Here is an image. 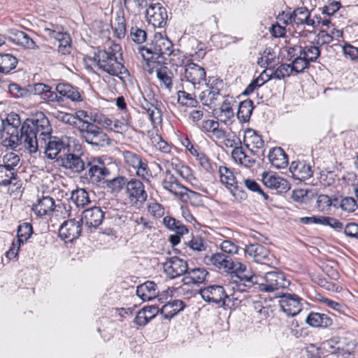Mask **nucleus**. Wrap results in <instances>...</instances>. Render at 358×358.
<instances>
[{
  "instance_id": "1",
  "label": "nucleus",
  "mask_w": 358,
  "mask_h": 358,
  "mask_svg": "<svg viewBox=\"0 0 358 358\" xmlns=\"http://www.w3.org/2000/svg\"><path fill=\"white\" fill-rule=\"evenodd\" d=\"M20 131L24 138V148L30 153H36L38 149V142L44 143V140L52 134V129L45 114L37 111L31 118L24 121Z\"/></svg>"
},
{
  "instance_id": "2",
  "label": "nucleus",
  "mask_w": 358,
  "mask_h": 358,
  "mask_svg": "<svg viewBox=\"0 0 358 358\" xmlns=\"http://www.w3.org/2000/svg\"><path fill=\"white\" fill-rule=\"evenodd\" d=\"M121 46L111 43L108 48L97 50L98 69L121 80L129 76V71L122 63Z\"/></svg>"
},
{
  "instance_id": "3",
  "label": "nucleus",
  "mask_w": 358,
  "mask_h": 358,
  "mask_svg": "<svg viewBox=\"0 0 358 358\" xmlns=\"http://www.w3.org/2000/svg\"><path fill=\"white\" fill-rule=\"evenodd\" d=\"M74 115L77 119V129L80 132V138L87 143L96 148H104L110 145L111 140L103 129L88 121L90 115L87 111L78 110Z\"/></svg>"
},
{
  "instance_id": "4",
  "label": "nucleus",
  "mask_w": 358,
  "mask_h": 358,
  "mask_svg": "<svg viewBox=\"0 0 358 358\" xmlns=\"http://www.w3.org/2000/svg\"><path fill=\"white\" fill-rule=\"evenodd\" d=\"M173 47L172 42L161 34L155 35L151 43L138 48V52L144 63L164 62V55H168Z\"/></svg>"
},
{
  "instance_id": "5",
  "label": "nucleus",
  "mask_w": 358,
  "mask_h": 358,
  "mask_svg": "<svg viewBox=\"0 0 358 358\" xmlns=\"http://www.w3.org/2000/svg\"><path fill=\"white\" fill-rule=\"evenodd\" d=\"M287 52V56L294 59L303 71L309 69L311 63L316 62L321 55V50L314 41L288 47Z\"/></svg>"
},
{
  "instance_id": "6",
  "label": "nucleus",
  "mask_w": 358,
  "mask_h": 358,
  "mask_svg": "<svg viewBox=\"0 0 358 358\" xmlns=\"http://www.w3.org/2000/svg\"><path fill=\"white\" fill-rule=\"evenodd\" d=\"M31 210L38 218H46L53 214L57 217L65 218L70 215L71 206L64 203L55 204L54 199L51 196H42L32 204Z\"/></svg>"
},
{
  "instance_id": "7",
  "label": "nucleus",
  "mask_w": 358,
  "mask_h": 358,
  "mask_svg": "<svg viewBox=\"0 0 358 358\" xmlns=\"http://www.w3.org/2000/svg\"><path fill=\"white\" fill-rule=\"evenodd\" d=\"M207 89L199 94V99L203 105L211 106L215 104L219 96L224 97L229 95L228 93L229 86L220 77L210 76L205 80Z\"/></svg>"
},
{
  "instance_id": "8",
  "label": "nucleus",
  "mask_w": 358,
  "mask_h": 358,
  "mask_svg": "<svg viewBox=\"0 0 358 358\" xmlns=\"http://www.w3.org/2000/svg\"><path fill=\"white\" fill-rule=\"evenodd\" d=\"M45 34L58 42L57 51L62 55H69L72 51V38L62 25L47 23L43 28Z\"/></svg>"
},
{
  "instance_id": "9",
  "label": "nucleus",
  "mask_w": 358,
  "mask_h": 358,
  "mask_svg": "<svg viewBox=\"0 0 358 358\" xmlns=\"http://www.w3.org/2000/svg\"><path fill=\"white\" fill-rule=\"evenodd\" d=\"M125 200L133 207H143L148 198L143 182L138 178H131L124 183Z\"/></svg>"
},
{
  "instance_id": "10",
  "label": "nucleus",
  "mask_w": 358,
  "mask_h": 358,
  "mask_svg": "<svg viewBox=\"0 0 358 358\" xmlns=\"http://www.w3.org/2000/svg\"><path fill=\"white\" fill-rule=\"evenodd\" d=\"M218 175L220 182L230 191L236 200L242 201L247 199L248 195L239 187L233 169L225 165L220 166L218 168Z\"/></svg>"
},
{
  "instance_id": "11",
  "label": "nucleus",
  "mask_w": 358,
  "mask_h": 358,
  "mask_svg": "<svg viewBox=\"0 0 358 358\" xmlns=\"http://www.w3.org/2000/svg\"><path fill=\"white\" fill-rule=\"evenodd\" d=\"M76 140L66 136L59 138L57 136H52V134L44 140V143L38 142V146L45 148V156L50 159H57L59 154L63 150L68 149L71 143H74Z\"/></svg>"
},
{
  "instance_id": "12",
  "label": "nucleus",
  "mask_w": 358,
  "mask_h": 358,
  "mask_svg": "<svg viewBox=\"0 0 358 358\" xmlns=\"http://www.w3.org/2000/svg\"><path fill=\"white\" fill-rule=\"evenodd\" d=\"M131 119L130 114L122 115L120 118L101 114L97 116L96 121L106 131L124 135L129 130Z\"/></svg>"
},
{
  "instance_id": "13",
  "label": "nucleus",
  "mask_w": 358,
  "mask_h": 358,
  "mask_svg": "<svg viewBox=\"0 0 358 358\" xmlns=\"http://www.w3.org/2000/svg\"><path fill=\"white\" fill-rule=\"evenodd\" d=\"M163 63L164 62H157L155 63H144L143 65L144 70L149 74L156 72L161 87L171 90L173 87V73Z\"/></svg>"
},
{
  "instance_id": "14",
  "label": "nucleus",
  "mask_w": 358,
  "mask_h": 358,
  "mask_svg": "<svg viewBox=\"0 0 358 358\" xmlns=\"http://www.w3.org/2000/svg\"><path fill=\"white\" fill-rule=\"evenodd\" d=\"M206 80V69L195 64L190 62L184 67V71L181 74V80L192 84L194 88H199Z\"/></svg>"
},
{
  "instance_id": "15",
  "label": "nucleus",
  "mask_w": 358,
  "mask_h": 358,
  "mask_svg": "<svg viewBox=\"0 0 358 358\" xmlns=\"http://www.w3.org/2000/svg\"><path fill=\"white\" fill-rule=\"evenodd\" d=\"M289 285L285 274L282 272H268L265 274L264 282H259L260 291L271 292L281 288H285Z\"/></svg>"
},
{
  "instance_id": "16",
  "label": "nucleus",
  "mask_w": 358,
  "mask_h": 358,
  "mask_svg": "<svg viewBox=\"0 0 358 358\" xmlns=\"http://www.w3.org/2000/svg\"><path fill=\"white\" fill-rule=\"evenodd\" d=\"M146 20L154 27L162 28L167 24L166 8L160 3H151L146 10Z\"/></svg>"
},
{
  "instance_id": "17",
  "label": "nucleus",
  "mask_w": 358,
  "mask_h": 358,
  "mask_svg": "<svg viewBox=\"0 0 358 358\" xmlns=\"http://www.w3.org/2000/svg\"><path fill=\"white\" fill-rule=\"evenodd\" d=\"M262 182L266 187L278 193L287 192L290 189L289 182L273 171H264L262 174Z\"/></svg>"
},
{
  "instance_id": "18",
  "label": "nucleus",
  "mask_w": 358,
  "mask_h": 358,
  "mask_svg": "<svg viewBox=\"0 0 358 358\" xmlns=\"http://www.w3.org/2000/svg\"><path fill=\"white\" fill-rule=\"evenodd\" d=\"M83 223L80 220L70 219L65 221L59 227V236L66 243L73 242L81 234Z\"/></svg>"
},
{
  "instance_id": "19",
  "label": "nucleus",
  "mask_w": 358,
  "mask_h": 358,
  "mask_svg": "<svg viewBox=\"0 0 358 358\" xmlns=\"http://www.w3.org/2000/svg\"><path fill=\"white\" fill-rule=\"evenodd\" d=\"M302 299L295 294L285 293L280 296V308L288 316H295L302 310Z\"/></svg>"
},
{
  "instance_id": "20",
  "label": "nucleus",
  "mask_w": 358,
  "mask_h": 358,
  "mask_svg": "<svg viewBox=\"0 0 358 358\" xmlns=\"http://www.w3.org/2000/svg\"><path fill=\"white\" fill-rule=\"evenodd\" d=\"M0 141L3 147L7 150H15L20 144L24 145V138L22 137V131L12 128H2L0 129Z\"/></svg>"
},
{
  "instance_id": "21",
  "label": "nucleus",
  "mask_w": 358,
  "mask_h": 358,
  "mask_svg": "<svg viewBox=\"0 0 358 358\" xmlns=\"http://www.w3.org/2000/svg\"><path fill=\"white\" fill-rule=\"evenodd\" d=\"M171 166L176 173L186 182L191 185L196 189L206 192L198 185L199 180L195 177L193 170L189 166L179 162L178 157L171 159Z\"/></svg>"
},
{
  "instance_id": "22",
  "label": "nucleus",
  "mask_w": 358,
  "mask_h": 358,
  "mask_svg": "<svg viewBox=\"0 0 358 358\" xmlns=\"http://www.w3.org/2000/svg\"><path fill=\"white\" fill-rule=\"evenodd\" d=\"M205 261L206 264L213 266L220 271L227 273H233L234 262L231 258L222 252H217L212 254L210 256H206Z\"/></svg>"
},
{
  "instance_id": "23",
  "label": "nucleus",
  "mask_w": 358,
  "mask_h": 358,
  "mask_svg": "<svg viewBox=\"0 0 358 358\" xmlns=\"http://www.w3.org/2000/svg\"><path fill=\"white\" fill-rule=\"evenodd\" d=\"M313 166L306 160H295L289 166V171L295 180L305 181L313 176Z\"/></svg>"
},
{
  "instance_id": "24",
  "label": "nucleus",
  "mask_w": 358,
  "mask_h": 358,
  "mask_svg": "<svg viewBox=\"0 0 358 358\" xmlns=\"http://www.w3.org/2000/svg\"><path fill=\"white\" fill-rule=\"evenodd\" d=\"M243 144L253 155L264 151V141L262 136L253 129L248 128L244 131Z\"/></svg>"
},
{
  "instance_id": "25",
  "label": "nucleus",
  "mask_w": 358,
  "mask_h": 358,
  "mask_svg": "<svg viewBox=\"0 0 358 358\" xmlns=\"http://www.w3.org/2000/svg\"><path fill=\"white\" fill-rule=\"evenodd\" d=\"M287 59L291 62V64H282L275 69H274V67L268 69V70L271 72L273 78L281 80L290 76L292 73L299 74L303 72L300 65L298 64L294 59L288 56Z\"/></svg>"
},
{
  "instance_id": "26",
  "label": "nucleus",
  "mask_w": 358,
  "mask_h": 358,
  "mask_svg": "<svg viewBox=\"0 0 358 358\" xmlns=\"http://www.w3.org/2000/svg\"><path fill=\"white\" fill-rule=\"evenodd\" d=\"M245 252L252 257L257 263L263 264L272 263V255L268 248L264 245L255 243L247 245L245 248Z\"/></svg>"
},
{
  "instance_id": "27",
  "label": "nucleus",
  "mask_w": 358,
  "mask_h": 358,
  "mask_svg": "<svg viewBox=\"0 0 358 358\" xmlns=\"http://www.w3.org/2000/svg\"><path fill=\"white\" fill-rule=\"evenodd\" d=\"M187 268V262L178 257H172L164 264V272L171 278H175L182 275L185 276Z\"/></svg>"
},
{
  "instance_id": "28",
  "label": "nucleus",
  "mask_w": 358,
  "mask_h": 358,
  "mask_svg": "<svg viewBox=\"0 0 358 358\" xmlns=\"http://www.w3.org/2000/svg\"><path fill=\"white\" fill-rule=\"evenodd\" d=\"M203 299L208 303L222 304L226 300V292L221 285H210L200 289Z\"/></svg>"
},
{
  "instance_id": "29",
  "label": "nucleus",
  "mask_w": 358,
  "mask_h": 358,
  "mask_svg": "<svg viewBox=\"0 0 358 358\" xmlns=\"http://www.w3.org/2000/svg\"><path fill=\"white\" fill-rule=\"evenodd\" d=\"M104 218V213L100 207L94 206L85 210L82 213V217L80 219L83 224H85L89 228H96L101 223Z\"/></svg>"
},
{
  "instance_id": "30",
  "label": "nucleus",
  "mask_w": 358,
  "mask_h": 358,
  "mask_svg": "<svg viewBox=\"0 0 358 358\" xmlns=\"http://www.w3.org/2000/svg\"><path fill=\"white\" fill-rule=\"evenodd\" d=\"M88 177L92 182H98L103 180L109 173L104 162L100 158H93L88 162Z\"/></svg>"
},
{
  "instance_id": "31",
  "label": "nucleus",
  "mask_w": 358,
  "mask_h": 358,
  "mask_svg": "<svg viewBox=\"0 0 358 358\" xmlns=\"http://www.w3.org/2000/svg\"><path fill=\"white\" fill-rule=\"evenodd\" d=\"M56 92L72 102H81L84 99V92L67 83H60L56 85Z\"/></svg>"
},
{
  "instance_id": "32",
  "label": "nucleus",
  "mask_w": 358,
  "mask_h": 358,
  "mask_svg": "<svg viewBox=\"0 0 358 358\" xmlns=\"http://www.w3.org/2000/svg\"><path fill=\"white\" fill-rule=\"evenodd\" d=\"M334 315L329 312L327 314L311 311L306 319V323L314 328L327 329L331 327L333 324V319L329 315Z\"/></svg>"
},
{
  "instance_id": "33",
  "label": "nucleus",
  "mask_w": 358,
  "mask_h": 358,
  "mask_svg": "<svg viewBox=\"0 0 358 358\" xmlns=\"http://www.w3.org/2000/svg\"><path fill=\"white\" fill-rule=\"evenodd\" d=\"M162 185L165 190L173 194L178 199L180 196H182V192L185 190V186L182 185L169 170L166 171Z\"/></svg>"
},
{
  "instance_id": "34",
  "label": "nucleus",
  "mask_w": 358,
  "mask_h": 358,
  "mask_svg": "<svg viewBox=\"0 0 358 358\" xmlns=\"http://www.w3.org/2000/svg\"><path fill=\"white\" fill-rule=\"evenodd\" d=\"M236 102V101L233 96H224L218 113V120L221 122L227 124L232 122L234 117L233 106Z\"/></svg>"
},
{
  "instance_id": "35",
  "label": "nucleus",
  "mask_w": 358,
  "mask_h": 358,
  "mask_svg": "<svg viewBox=\"0 0 358 358\" xmlns=\"http://www.w3.org/2000/svg\"><path fill=\"white\" fill-rule=\"evenodd\" d=\"M160 104L161 103L154 97L151 98L150 101L144 98V101L141 103L142 108L146 110L149 119L154 124H159L162 121V112L159 108Z\"/></svg>"
},
{
  "instance_id": "36",
  "label": "nucleus",
  "mask_w": 358,
  "mask_h": 358,
  "mask_svg": "<svg viewBox=\"0 0 358 358\" xmlns=\"http://www.w3.org/2000/svg\"><path fill=\"white\" fill-rule=\"evenodd\" d=\"M267 157L271 165L277 169H284L288 165V155L280 147L271 148Z\"/></svg>"
},
{
  "instance_id": "37",
  "label": "nucleus",
  "mask_w": 358,
  "mask_h": 358,
  "mask_svg": "<svg viewBox=\"0 0 358 358\" xmlns=\"http://www.w3.org/2000/svg\"><path fill=\"white\" fill-rule=\"evenodd\" d=\"M62 166L73 173H80L85 168V164L81 157L73 153L65 154L61 158Z\"/></svg>"
},
{
  "instance_id": "38",
  "label": "nucleus",
  "mask_w": 358,
  "mask_h": 358,
  "mask_svg": "<svg viewBox=\"0 0 358 358\" xmlns=\"http://www.w3.org/2000/svg\"><path fill=\"white\" fill-rule=\"evenodd\" d=\"M231 157L237 164L246 168H252L257 162L256 158L247 154L241 145L232 150Z\"/></svg>"
},
{
  "instance_id": "39",
  "label": "nucleus",
  "mask_w": 358,
  "mask_h": 358,
  "mask_svg": "<svg viewBox=\"0 0 358 358\" xmlns=\"http://www.w3.org/2000/svg\"><path fill=\"white\" fill-rule=\"evenodd\" d=\"M35 94L38 95L41 99L47 102H59L61 96H57V92L52 90V87L44 83H36L34 86Z\"/></svg>"
},
{
  "instance_id": "40",
  "label": "nucleus",
  "mask_w": 358,
  "mask_h": 358,
  "mask_svg": "<svg viewBox=\"0 0 358 358\" xmlns=\"http://www.w3.org/2000/svg\"><path fill=\"white\" fill-rule=\"evenodd\" d=\"M159 309L155 306H145L136 314L134 322L138 326H145L158 314Z\"/></svg>"
},
{
  "instance_id": "41",
  "label": "nucleus",
  "mask_w": 358,
  "mask_h": 358,
  "mask_svg": "<svg viewBox=\"0 0 358 358\" xmlns=\"http://www.w3.org/2000/svg\"><path fill=\"white\" fill-rule=\"evenodd\" d=\"M136 294L144 301H150L158 294L157 285L153 281H146L137 287Z\"/></svg>"
},
{
  "instance_id": "42",
  "label": "nucleus",
  "mask_w": 358,
  "mask_h": 358,
  "mask_svg": "<svg viewBox=\"0 0 358 358\" xmlns=\"http://www.w3.org/2000/svg\"><path fill=\"white\" fill-rule=\"evenodd\" d=\"M150 141L152 145L157 150L159 151L164 155H173V150H178L177 148L172 143L166 141L161 135L152 134L150 135Z\"/></svg>"
},
{
  "instance_id": "43",
  "label": "nucleus",
  "mask_w": 358,
  "mask_h": 358,
  "mask_svg": "<svg viewBox=\"0 0 358 358\" xmlns=\"http://www.w3.org/2000/svg\"><path fill=\"white\" fill-rule=\"evenodd\" d=\"M252 322L255 323L266 324L269 317V309L264 306L261 301H255L252 304Z\"/></svg>"
},
{
  "instance_id": "44",
  "label": "nucleus",
  "mask_w": 358,
  "mask_h": 358,
  "mask_svg": "<svg viewBox=\"0 0 358 358\" xmlns=\"http://www.w3.org/2000/svg\"><path fill=\"white\" fill-rule=\"evenodd\" d=\"M185 245L194 252H205L208 247L206 237L200 233L192 234L191 238Z\"/></svg>"
},
{
  "instance_id": "45",
  "label": "nucleus",
  "mask_w": 358,
  "mask_h": 358,
  "mask_svg": "<svg viewBox=\"0 0 358 358\" xmlns=\"http://www.w3.org/2000/svg\"><path fill=\"white\" fill-rule=\"evenodd\" d=\"M185 304L182 300H169L161 308V314L166 319L173 317L178 313L182 311Z\"/></svg>"
},
{
  "instance_id": "46",
  "label": "nucleus",
  "mask_w": 358,
  "mask_h": 358,
  "mask_svg": "<svg viewBox=\"0 0 358 358\" xmlns=\"http://www.w3.org/2000/svg\"><path fill=\"white\" fill-rule=\"evenodd\" d=\"M208 274V271L204 268H187L183 281L188 285L201 284L205 281Z\"/></svg>"
},
{
  "instance_id": "47",
  "label": "nucleus",
  "mask_w": 358,
  "mask_h": 358,
  "mask_svg": "<svg viewBox=\"0 0 358 358\" xmlns=\"http://www.w3.org/2000/svg\"><path fill=\"white\" fill-rule=\"evenodd\" d=\"M9 38L14 43L28 49H34L37 47L35 41L22 31L15 30L12 31Z\"/></svg>"
},
{
  "instance_id": "48",
  "label": "nucleus",
  "mask_w": 358,
  "mask_h": 358,
  "mask_svg": "<svg viewBox=\"0 0 358 358\" xmlns=\"http://www.w3.org/2000/svg\"><path fill=\"white\" fill-rule=\"evenodd\" d=\"M254 103L251 99L241 101L238 105L237 118L242 123L248 122L254 110Z\"/></svg>"
},
{
  "instance_id": "49",
  "label": "nucleus",
  "mask_w": 358,
  "mask_h": 358,
  "mask_svg": "<svg viewBox=\"0 0 358 358\" xmlns=\"http://www.w3.org/2000/svg\"><path fill=\"white\" fill-rule=\"evenodd\" d=\"M18 64L16 57L9 53H0V73L8 74L14 70Z\"/></svg>"
},
{
  "instance_id": "50",
  "label": "nucleus",
  "mask_w": 358,
  "mask_h": 358,
  "mask_svg": "<svg viewBox=\"0 0 358 358\" xmlns=\"http://www.w3.org/2000/svg\"><path fill=\"white\" fill-rule=\"evenodd\" d=\"M268 71H269L267 69L264 70L257 78L253 79L252 82L247 86L243 92V94L246 95L252 94L255 90L260 87L264 83L272 79L273 76L271 72L270 71V73H268Z\"/></svg>"
},
{
  "instance_id": "51",
  "label": "nucleus",
  "mask_w": 358,
  "mask_h": 358,
  "mask_svg": "<svg viewBox=\"0 0 358 358\" xmlns=\"http://www.w3.org/2000/svg\"><path fill=\"white\" fill-rule=\"evenodd\" d=\"M163 223L169 230L178 234H187L189 231L187 227L180 220L171 216H165Z\"/></svg>"
},
{
  "instance_id": "52",
  "label": "nucleus",
  "mask_w": 358,
  "mask_h": 358,
  "mask_svg": "<svg viewBox=\"0 0 358 358\" xmlns=\"http://www.w3.org/2000/svg\"><path fill=\"white\" fill-rule=\"evenodd\" d=\"M136 176L141 180L150 182L153 178L152 171L148 165V162L143 158L142 161L134 169Z\"/></svg>"
},
{
  "instance_id": "53",
  "label": "nucleus",
  "mask_w": 358,
  "mask_h": 358,
  "mask_svg": "<svg viewBox=\"0 0 358 358\" xmlns=\"http://www.w3.org/2000/svg\"><path fill=\"white\" fill-rule=\"evenodd\" d=\"M8 183L3 186L7 187V193L14 199L21 196L24 192L22 180L17 176L13 178Z\"/></svg>"
},
{
  "instance_id": "54",
  "label": "nucleus",
  "mask_w": 358,
  "mask_h": 358,
  "mask_svg": "<svg viewBox=\"0 0 358 358\" xmlns=\"http://www.w3.org/2000/svg\"><path fill=\"white\" fill-rule=\"evenodd\" d=\"M199 166L206 172L213 173L217 169L216 163L213 162L204 152H199L194 156Z\"/></svg>"
},
{
  "instance_id": "55",
  "label": "nucleus",
  "mask_w": 358,
  "mask_h": 358,
  "mask_svg": "<svg viewBox=\"0 0 358 358\" xmlns=\"http://www.w3.org/2000/svg\"><path fill=\"white\" fill-rule=\"evenodd\" d=\"M178 103L186 108H196L199 106V101L196 96L189 94L185 90H180L178 92Z\"/></svg>"
},
{
  "instance_id": "56",
  "label": "nucleus",
  "mask_w": 358,
  "mask_h": 358,
  "mask_svg": "<svg viewBox=\"0 0 358 358\" xmlns=\"http://www.w3.org/2000/svg\"><path fill=\"white\" fill-rule=\"evenodd\" d=\"M122 157L124 164L129 168L134 169L142 161L143 157L134 151L124 150L122 151Z\"/></svg>"
},
{
  "instance_id": "57",
  "label": "nucleus",
  "mask_w": 358,
  "mask_h": 358,
  "mask_svg": "<svg viewBox=\"0 0 358 358\" xmlns=\"http://www.w3.org/2000/svg\"><path fill=\"white\" fill-rule=\"evenodd\" d=\"M71 200L78 207H85L90 203L88 192L84 189H77L71 192Z\"/></svg>"
},
{
  "instance_id": "58",
  "label": "nucleus",
  "mask_w": 358,
  "mask_h": 358,
  "mask_svg": "<svg viewBox=\"0 0 358 358\" xmlns=\"http://www.w3.org/2000/svg\"><path fill=\"white\" fill-rule=\"evenodd\" d=\"M33 234L32 225L29 222H23L19 224L17 229L16 239L17 241L25 244Z\"/></svg>"
},
{
  "instance_id": "59",
  "label": "nucleus",
  "mask_w": 358,
  "mask_h": 358,
  "mask_svg": "<svg viewBox=\"0 0 358 358\" xmlns=\"http://www.w3.org/2000/svg\"><path fill=\"white\" fill-rule=\"evenodd\" d=\"M275 52L271 48H267L264 50L262 56L258 58L257 64L268 70V68L272 67L271 65L275 63Z\"/></svg>"
},
{
  "instance_id": "60",
  "label": "nucleus",
  "mask_w": 358,
  "mask_h": 358,
  "mask_svg": "<svg viewBox=\"0 0 358 358\" xmlns=\"http://www.w3.org/2000/svg\"><path fill=\"white\" fill-rule=\"evenodd\" d=\"M182 193V196H180L179 199L185 202H188L194 206H199L203 202L201 194L191 190L187 187H185V190L183 191Z\"/></svg>"
},
{
  "instance_id": "61",
  "label": "nucleus",
  "mask_w": 358,
  "mask_h": 358,
  "mask_svg": "<svg viewBox=\"0 0 358 358\" xmlns=\"http://www.w3.org/2000/svg\"><path fill=\"white\" fill-rule=\"evenodd\" d=\"M22 125L21 119L20 115L16 113L11 112L7 115V117L5 120L2 121L1 127L2 128H12L15 130H20Z\"/></svg>"
},
{
  "instance_id": "62",
  "label": "nucleus",
  "mask_w": 358,
  "mask_h": 358,
  "mask_svg": "<svg viewBox=\"0 0 358 358\" xmlns=\"http://www.w3.org/2000/svg\"><path fill=\"white\" fill-rule=\"evenodd\" d=\"M338 199L337 198L331 199L326 194H320L317 196L316 200V208L321 212L328 211L330 210L332 205L336 206V203H338Z\"/></svg>"
},
{
  "instance_id": "63",
  "label": "nucleus",
  "mask_w": 358,
  "mask_h": 358,
  "mask_svg": "<svg viewBox=\"0 0 358 358\" xmlns=\"http://www.w3.org/2000/svg\"><path fill=\"white\" fill-rule=\"evenodd\" d=\"M124 5L129 13L136 15L147 6L148 2L145 0H124Z\"/></svg>"
},
{
  "instance_id": "64",
  "label": "nucleus",
  "mask_w": 358,
  "mask_h": 358,
  "mask_svg": "<svg viewBox=\"0 0 358 358\" xmlns=\"http://www.w3.org/2000/svg\"><path fill=\"white\" fill-rule=\"evenodd\" d=\"M168 55L170 57V64L176 66H182L187 59L186 53L180 49H171Z\"/></svg>"
}]
</instances>
